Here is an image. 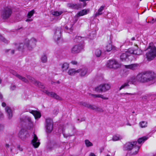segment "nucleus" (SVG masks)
Masks as SVG:
<instances>
[{
  "label": "nucleus",
  "mask_w": 156,
  "mask_h": 156,
  "mask_svg": "<svg viewBox=\"0 0 156 156\" xmlns=\"http://www.w3.org/2000/svg\"><path fill=\"white\" fill-rule=\"evenodd\" d=\"M11 54H13L14 53V50H12L11 51Z\"/></svg>",
  "instance_id": "4d7b16f0"
},
{
  "label": "nucleus",
  "mask_w": 156,
  "mask_h": 156,
  "mask_svg": "<svg viewBox=\"0 0 156 156\" xmlns=\"http://www.w3.org/2000/svg\"><path fill=\"white\" fill-rule=\"evenodd\" d=\"M25 120L29 122V123L30 124V127H33V122L31 120V118L29 116H26L25 117Z\"/></svg>",
  "instance_id": "7c9ffc66"
},
{
  "label": "nucleus",
  "mask_w": 156,
  "mask_h": 156,
  "mask_svg": "<svg viewBox=\"0 0 156 156\" xmlns=\"http://www.w3.org/2000/svg\"><path fill=\"white\" fill-rule=\"evenodd\" d=\"M46 123L47 132L50 133L53 129L52 120L49 118H47L46 120Z\"/></svg>",
  "instance_id": "39448f33"
},
{
  "label": "nucleus",
  "mask_w": 156,
  "mask_h": 156,
  "mask_svg": "<svg viewBox=\"0 0 156 156\" xmlns=\"http://www.w3.org/2000/svg\"><path fill=\"white\" fill-rule=\"evenodd\" d=\"M137 144L136 141H133L132 143H128L125 145L124 148L126 150H131L134 145H135Z\"/></svg>",
  "instance_id": "f3484780"
},
{
  "label": "nucleus",
  "mask_w": 156,
  "mask_h": 156,
  "mask_svg": "<svg viewBox=\"0 0 156 156\" xmlns=\"http://www.w3.org/2000/svg\"><path fill=\"white\" fill-rule=\"evenodd\" d=\"M90 11V10L89 9H84L81 11L79 12L76 15L75 17H76L75 22H76L78 19V17L80 16H82L83 15L87 14Z\"/></svg>",
  "instance_id": "ddd939ff"
},
{
  "label": "nucleus",
  "mask_w": 156,
  "mask_h": 156,
  "mask_svg": "<svg viewBox=\"0 0 156 156\" xmlns=\"http://www.w3.org/2000/svg\"><path fill=\"white\" fill-rule=\"evenodd\" d=\"M131 39L133 41L134 40H135V38L134 37H133Z\"/></svg>",
  "instance_id": "e2e57ef3"
},
{
  "label": "nucleus",
  "mask_w": 156,
  "mask_h": 156,
  "mask_svg": "<svg viewBox=\"0 0 156 156\" xmlns=\"http://www.w3.org/2000/svg\"><path fill=\"white\" fill-rule=\"evenodd\" d=\"M95 91L98 92L100 93L103 91L102 86L101 85L96 87L95 89Z\"/></svg>",
  "instance_id": "2f4dec72"
},
{
  "label": "nucleus",
  "mask_w": 156,
  "mask_h": 156,
  "mask_svg": "<svg viewBox=\"0 0 156 156\" xmlns=\"http://www.w3.org/2000/svg\"><path fill=\"white\" fill-rule=\"evenodd\" d=\"M155 76L154 73L146 72L138 74L137 76V79L141 82H148L153 80Z\"/></svg>",
  "instance_id": "f03ea898"
},
{
  "label": "nucleus",
  "mask_w": 156,
  "mask_h": 156,
  "mask_svg": "<svg viewBox=\"0 0 156 156\" xmlns=\"http://www.w3.org/2000/svg\"><path fill=\"white\" fill-rule=\"evenodd\" d=\"M34 13V10H32L31 11L29 12L27 14V17L29 18H30L33 15Z\"/></svg>",
  "instance_id": "a19ab883"
},
{
  "label": "nucleus",
  "mask_w": 156,
  "mask_h": 156,
  "mask_svg": "<svg viewBox=\"0 0 156 156\" xmlns=\"http://www.w3.org/2000/svg\"><path fill=\"white\" fill-rule=\"evenodd\" d=\"M61 35V30L60 28H57L56 29L54 35L55 40L58 41L60 39Z\"/></svg>",
  "instance_id": "9d476101"
},
{
  "label": "nucleus",
  "mask_w": 156,
  "mask_h": 156,
  "mask_svg": "<svg viewBox=\"0 0 156 156\" xmlns=\"http://www.w3.org/2000/svg\"><path fill=\"white\" fill-rule=\"evenodd\" d=\"M5 110L8 114L9 119L11 118L12 116V113L10 108L8 106H6L5 108Z\"/></svg>",
  "instance_id": "b1692460"
},
{
  "label": "nucleus",
  "mask_w": 156,
  "mask_h": 156,
  "mask_svg": "<svg viewBox=\"0 0 156 156\" xmlns=\"http://www.w3.org/2000/svg\"><path fill=\"white\" fill-rule=\"evenodd\" d=\"M65 28L66 29H69L68 27H67V26H66L65 27Z\"/></svg>",
  "instance_id": "0e129e2a"
},
{
  "label": "nucleus",
  "mask_w": 156,
  "mask_h": 156,
  "mask_svg": "<svg viewBox=\"0 0 156 156\" xmlns=\"http://www.w3.org/2000/svg\"><path fill=\"white\" fill-rule=\"evenodd\" d=\"M128 50L129 53L135 55H140L141 53V51L137 47H136V48H130Z\"/></svg>",
  "instance_id": "2eb2a0df"
},
{
  "label": "nucleus",
  "mask_w": 156,
  "mask_h": 156,
  "mask_svg": "<svg viewBox=\"0 0 156 156\" xmlns=\"http://www.w3.org/2000/svg\"><path fill=\"white\" fill-rule=\"evenodd\" d=\"M112 49V46L110 43L108 44L106 47V50L107 51H111Z\"/></svg>",
  "instance_id": "f704fd0d"
},
{
  "label": "nucleus",
  "mask_w": 156,
  "mask_h": 156,
  "mask_svg": "<svg viewBox=\"0 0 156 156\" xmlns=\"http://www.w3.org/2000/svg\"><path fill=\"white\" fill-rule=\"evenodd\" d=\"M77 37L78 38V39L81 38V37H79V36Z\"/></svg>",
  "instance_id": "774afa93"
},
{
  "label": "nucleus",
  "mask_w": 156,
  "mask_h": 156,
  "mask_svg": "<svg viewBox=\"0 0 156 156\" xmlns=\"http://www.w3.org/2000/svg\"><path fill=\"white\" fill-rule=\"evenodd\" d=\"M2 107H5L6 106V104L5 102H2Z\"/></svg>",
  "instance_id": "603ef678"
},
{
  "label": "nucleus",
  "mask_w": 156,
  "mask_h": 156,
  "mask_svg": "<svg viewBox=\"0 0 156 156\" xmlns=\"http://www.w3.org/2000/svg\"><path fill=\"white\" fill-rule=\"evenodd\" d=\"M79 1L83 2V7H84L86 6L87 3L86 2V1H88V0H79Z\"/></svg>",
  "instance_id": "49530a36"
},
{
  "label": "nucleus",
  "mask_w": 156,
  "mask_h": 156,
  "mask_svg": "<svg viewBox=\"0 0 156 156\" xmlns=\"http://www.w3.org/2000/svg\"><path fill=\"white\" fill-rule=\"evenodd\" d=\"M17 77L19 79L21 80L22 81L25 83H27L28 82V81L27 79L20 75H17Z\"/></svg>",
  "instance_id": "c756f323"
},
{
  "label": "nucleus",
  "mask_w": 156,
  "mask_h": 156,
  "mask_svg": "<svg viewBox=\"0 0 156 156\" xmlns=\"http://www.w3.org/2000/svg\"><path fill=\"white\" fill-rule=\"evenodd\" d=\"M88 108H90L94 110H98V108L96 106L94 105H92L89 104Z\"/></svg>",
  "instance_id": "ea45409f"
},
{
  "label": "nucleus",
  "mask_w": 156,
  "mask_h": 156,
  "mask_svg": "<svg viewBox=\"0 0 156 156\" xmlns=\"http://www.w3.org/2000/svg\"><path fill=\"white\" fill-rule=\"evenodd\" d=\"M129 83L128 82V80L126 82L122 85L119 89V90H120L122 89L128 88L129 86Z\"/></svg>",
  "instance_id": "bb28decb"
},
{
  "label": "nucleus",
  "mask_w": 156,
  "mask_h": 156,
  "mask_svg": "<svg viewBox=\"0 0 156 156\" xmlns=\"http://www.w3.org/2000/svg\"><path fill=\"white\" fill-rule=\"evenodd\" d=\"M32 20L28 19L26 20V21H27V22L31 21Z\"/></svg>",
  "instance_id": "5fc2aeb1"
},
{
  "label": "nucleus",
  "mask_w": 156,
  "mask_h": 156,
  "mask_svg": "<svg viewBox=\"0 0 156 156\" xmlns=\"http://www.w3.org/2000/svg\"><path fill=\"white\" fill-rule=\"evenodd\" d=\"M12 13V10L10 8H5L3 12L2 16L3 19H5L9 18Z\"/></svg>",
  "instance_id": "423d86ee"
},
{
  "label": "nucleus",
  "mask_w": 156,
  "mask_h": 156,
  "mask_svg": "<svg viewBox=\"0 0 156 156\" xmlns=\"http://www.w3.org/2000/svg\"><path fill=\"white\" fill-rule=\"evenodd\" d=\"M82 105H83L84 106H85V107H86L88 108V107H89V104L85 102H82Z\"/></svg>",
  "instance_id": "09e8293b"
},
{
  "label": "nucleus",
  "mask_w": 156,
  "mask_h": 156,
  "mask_svg": "<svg viewBox=\"0 0 156 156\" xmlns=\"http://www.w3.org/2000/svg\"><path fill=\"white\" fill-rule=\"evenodd\" d=\"M138 66L139 65L138 64H134L128 65H125L124 66L125 67L126 69H129L132 70H135L137 68Z\"/></svg>",
  "instance_id": "aec40b11"
},
{
  "label": "nucleus",
  "mask_w": 156,
  "mask_h": 156,
  "mask_svg": "<svg viewBox=\"0 0 156 156\" xmlns=\"http://www.w3.org/2000/svg\"><path fill=\"white\" fill-rule=\"evenodd\" d=\"M148 138V137L146 136H144L142 137L139 138L138 140L136 145H137V144H140L142 143H144V141L147 139Z\"/></svg>",
  "instance_id": "a878e982"
},
{
  "label": "nucleus",
  "mask_w": 156,
  "mask_h": 156,
  "mask_svg": "<svg viewBox=\"0 0 156 156\" xmlns=\"http://www.w3.org/2000/svg\"><path fill=\"white\" fill-rule=\"evenodd\" d=\"M125 94H128L129 95H133V94L131 93H126Z\"/></svg>",
  "instance_id": "bf43d9fd"
},
{
  "label": "nucleus",
  "mask_w": 156,
  "mask_h": 156,
  "mask_svg": "<svg viewBox=\"0 0 156 156\" xmlns=\"http://www.w3.org/2000/svg\"><path fill=\"white\" fill-rule=\"evenodd\" d=\"M130 84H134L137 81H139L137 79V76L136 77H132L127 80Z\"/></svg>",
  "instance_id": "393cba45"
},
{
  "label": "nucleus",
  "mask_w": 156,
  "mask_h": 156,
  "mask_svg": "<svg viewBox=\"0 0 156 156\" xmlns=\"http://www.w3.org/2000/svg\"><path fill=\"white\" fill-rule=\"evenodd\" d=\"M67 5L69 7L72 9H74V4L72 3H69Z\"/></svg>",
  "instance_id": "c03bdc74"
},
{
  "label": "nucleus",
  "mask_w": 156,
  "mask_h": 156,
  "mask_svg": "<svg viewBox=\"0 0 156 156\" xmlns=\"http://www.w3.org/2000/svg\"><path fill=\"white\" fill-rule=\"evenodd\" d=\"M83 48V46L81 44L74 46L71 49V52L73 54H76L80 52Z\"/></svg>",
  "instance_id": "0eeeda50"
},
{
  "label": "nucleus",
  "mask_w": 156,
  "mask_h": 156,
  "mask_svg": "<svg viewBox=\"0 0 156 156\" xmlns=\"http://www.w3.org/2000/svg\"><path fill=\"white\" fill-rule=\"evenodd\" d=\"M147 122L142 121L140 122L139 125L141 127L144 128L147 127Z\"/></svg>",
  "instance_id": "473e14b6"
},
{
  "label": "nucleus",
  "mask_w": 156,
  "mask_h": 156,
  "mask_svg": "<svg viewBox=\"0 0 156 156\" xmlns=\"http://www.w3.org/2000/svg\"><path fill=\"white\" fill-rule=\"evenodd\" d=\"M16 88V85L12 84L10 87V89L12 90H15Z\"/></svg>",
  "instance_id": "de8ad7c7"
},
{
  "label": "nucleus",
  "mask_w": 156,
  "mask_h": 156,
  "mask_svg": "<svg viewBox=\"0 0 156 156\" xmlns=\"http://www.w3.org/2000/svg\"><path fill=\"white\" fill-rule=\"evenodd\" d=\"M132 22V20L131 19H129L127 20L126 23L128 24L131 23Z\"/></svg>",
  "instance_id": "8fccbe9b"
},
{
  "label": "nucleus",
  "mask_w": 156,
  "mask_h": 156,
  "mask_svg": "<svg viewBox=\"0 0 156 156\" xmlns=\"http://www.w3.org/2000/svg\"><path fill=\"white\" fill-rule=\"evenodd\" d=\"M85 120V119L84 118H83V119H82L81 120V121H83Z\"/></svg>",
  "instance_id": "69168bd1"
},
{
  "label": "nucleus",
  "mask_w": 156,
  "mask_h": 156,
  "mask_svg": "<svg viewBox=\"0 0 156 156\" xmlns=\"http://www.w3.org/2000/svg\"><path fill=\"white\" fill-rule=\"evenodd\" d=\"M43 92L46 94L48 96L53 98L56 99L60 100H62L61 98L54 92H49L46 90H43Z\"/></svg>",
  "instance_id": "1a4fd4ad"
},
{
  "label": "nucleus",
  "mask_w": 156,
  "mask_h": 156,
  "mask_svg": "<svg viewBox=\"0 0 156 156\" xmlns=\"http://www.w3.org/2000/svg\"><path fill=\"white\" fill-rule=\"evenodd\" d=\"M41 60L43 62H46L47 61V57L45 55L42 56L41 58Z\"/></svg>",
  "instance_id": "79ce46f5"
},
{
  "label": "nucleus",
  "mask_w": 156,
  "mask_h": 156,
  "mask_svg": "<svg viewBox=\"0 0 156 156\" xmlns=\"http://www.w3.org/2000/svg\"><path fill=\"white\" fill-rule=\"evenodd\" d=\"M3 115V114L0 111V117H1Z\"/></svg>",
  "instance_id": "13d9d810"
},
{
  "label": "nucleus",
  "mask_w": 156,
  "mask_h": 156,
  "mask_svg": "<svg viewBox=\"0 0 156 156\" xmlns=\"http://www.w3.org/2000/svg\"><path fill=\"white\" fill-rule=\"evenodd\" d=\"M36 40L34 38L29 40L26 39L24 43L15 44V47L17 48L19 51H23L25 50L28 49L29 50H32L36 45Z\"/></svg>",
  "instance_id": "f257e3e1"
},
{
  "label": "nucleus",
  "mask_w": 156,
  "mask_h": 156,
  "mask_svg": "<svg viewBox=\"0 0 156 156\" xmlns=\"http://www.w3.org/2000/svg\"><path fill=\"white\" fill-rule=\"evenodd\" d=\"M128 50L125 53L122 54L120 56V59L122 61H129V57L131 56L128 54Z\"/></svg>",
  "instance_id": "dca6fc26"
},
{
  "label": "nucleus",
  "mask_w": 156,
  "mask_h": 156,
  "mask_svg": "<svg viewBox=\"0 0 156 156\" xmlns=\"http://www.w3.org/2000/svg\"><path fill=\"white\" fill-rule=\"evenodd\" d=\"M2 94L0 93V98L2 99Z\"/></svg>",
  "instance_id": "052dcab7"
},
{
  "label": "nucleus",
  "mask_w": 156,
  "mask_h": 156,
  "mask_svg": "<svg viewBox=\"0 0 156 156\" xmlns=\"http://www.w3.org/2000/svg\"><path fill=\"white\" fill-rule=\"evenodd\" d=\"M0 40L5 43L7 44L9 41L5 39L2 35H0Z\"/></svg>",
  "instance_id": "58836bf2"
},
{
  "label": "nucleus",
  "mask_w": 156,
  "mask_h": 156,
  "mask_svg": "<svg viewBox=\"0 0 156 156\" xmlns=\"http://www.w3.org/2000/svg\"><path fill=\"white\" fill-rule=\"evenodd\" d=\"M10 72L13 75H15L16 77L17 75H19V74H17L16 71L13 70H10Z\"/></svg>",
  "instance_id": "a18cd8bd"
},
{
  "label": "nucleus",
  "mask_w": 156,
  "mask_h": 156,
  "mask_svg": "<svg viewBox=\"0 0 156 156\" xmlns=\"http://www.w3.org/2000/svg\"><path fill=\"white\" fill-rule=\"evenodd\" d=\"M79 70L78 69L76 70L74 69H70L68 72V74L70 76H74L75 74L78 73Z\"/></svg>",
  "instance_id": "4be33fe9"
},
{
  "label": "nucleus",
  "mask_w": 156,
  "mask_h": 156,
  "mask_svg": "<svg viewBox=\"0 0 156 156\" xmlns=\"http://www.w3.org/2000/svg\"><path fill=\"white\" fill-rule=\"evenodd\" d=\"M79 70L78 73L81 76H84L86 75H87L89 74L90 72L88 71V69L86 68H83L78 69Z\"/></svg>",
  "instance_id": "4468645a"
},
{
  "label": "nucleus",
  "mask_w": 156,
  "mask_h": 156,
  "mask_svg": "<svg viewBox=\"0 0 156 156\" xmlns=\"http://www.w3.org/2000/svg\"><path fill=\"white\" fill-rule=\"evenodd\" d=\"M140 146H139L136 144L135 145H134L131 150V153L133 154H137L139 150Z\"/></svg>",
  "instance_id": "6ab92c4d"
},
{
  "label": "nucleus",
  "mask_w": 156,
  "mask_h": 156,
  "mask_svg": "<svg viewBox=\"0 0 156 156\" xmlns=\"http://www.w3.org/2000/svg\"><path fill=\"white\" fill-rule=\"evenodd\" d=\"M62 13L63 12L62 11H54L52 12V13L53 15L55 16H58L61 15Z\"/></svg>",
  "instance_id": "c9c22d12"
},
{
  "label": "nucleus",
  "mask_w": 156,
  "mask_h": 156,
  "mask_svg": "<svg viewBox=\"0 0 156 156\" xmlns=\"http://www.w3.org/2000/svg\"><path fill=\"white\" fill-rule=\"evenodd\" d=\"M91 95L94 98H100L105 100L108 99V98L105 97L103 95L101 94H92Z\"/></svg>",
  "instance_id": "c85d7f7f"
},
{
  "label": "nucleus",
  "mask_w": 156,
  "mask_h": 156,
  "mask_svg": "<svg viewBox=\"0 0 156 156\" xmlns=\"http://www.w3.org/2000/svg\"><path fill=\"white\" fill-rule=\"evenodd\" d=\"M30 112L33 115L35 119L40 118L41 116L40 113L37 111L31 110Z\"/></svg>",
  "instance_id": "412c9836"
},
{
  "label": "nucleus",
  "mask_w": 156,
  "mask_h": 156,
  "mask_svg": "<svg viewBox=\"0 0 156 156\" xmlns=\"http://www.w3.org/2000/svg\"><path fill=\"white\" fill-rule=\"evenodd\" d=\"M148 60H151L156 56V48L149 46L148 48V51L146 53Z\"/></svg>",
  "instance_id": "7ed1b4c3"
},
{
  "label": "nucleus",
  "mask_w": 156,
  "mask_h": 156,
  "mask_svg": "<svg viewBox=\"0 0 156 156\" xmlns=\"http://www.w3.org/2000/svg\"><path fill=\"white\" fill-rule=\"evenodd\" d=\"M122 139V137L119 135H115L113 136L112 140L114 141H116Z\"/></svg>",
  "instance_id": "72a5a7b5"
},
{
  "label": "nucleus",
  "mask_w": 156,
  "mask_h": 156,
  "mask_svg": "<svg viewBox=\"0 0 156 156\" xmlns=\"http://www.w3.org/2000/svg\"><path fill=\"white\" fill-rule=\"evenodd\" d=\"M90 156H96L93 153H91Z\"/></svg>",
  "instance_id": "864d4df0"
},
{
  "label": "nucleus",
  "mask_w": 156,
  "mask_h": 156,
  "mask_svg": "<svg viewBox=\"0 0 156 156\" xmlns=\"http://www.w3.org/2000/svg\"><path fill=\"white\" fill-rule=\"evenodd\" d=\"M101 85L103 92L109 90L110 88V86L109 84H105Z\"/></svg>",
  "instance_id": "cd10ccee"
},
{
  "label": "nucleus",
  "mask_w": 156,
  "mask_h": 156,
  "mask_svg": "<svg viewBox=\"0 0 156 156\" xmlns=\"http://www.w3.org/2000/svg\"><path fill=\"white\" fill-rule=\"evenodd\" d=\"M82 7V5L81 4H74V9H78Z\"/></svg>",
  "instance_id": "37998d69"
},
{
  "label": "nucleus",
  "mask_w": 156,
  "mask_h": 156,
  "mask_svg": "<svg viewBox=\"0 0 156 156\" xmlns=\"http://www.w3.org/2000/svg\"><path fill=\"white\" fill-rule=\"evenodd\" d=\"M0 126H1V128H0V130L2 128H3V126H2L0 125Z\"/></svg>",
  "instance_id": "338daca9"
},
{
  "label": "nucleus",
  "mask_w": 156,
  "mask_h": 156,
  "mask_svg": "<svg viewBox=\"0 0 156 156\" xmlns=\"http://www.w3.org/2000/svg\"><path fill=\"white\" fill-rule=\"evenodd\" d=\"M10 49H8V50H6L5 52H7L8 51H10Z\"/></svg>",
  "instance_id": "680f3d73"
},
{
  "label": "nucleus",
  "mask_w": 156,
  "mask_h": 156,
  "mask_svg": "<svg viewBox=\"0 0 156 156\" xmlns=\"http://www.w3.org/2000/svg\"><path fill=\"white\" fill-rule=\"evenodd\" d=\"M60 65L62 72L66 71L69 67V64L66 62H64L61 64Z\"/></svg>",
  "instance_id": "5701e85b"
},
{
  "label": "nucleus",
  "mask_w": 156,
  "mask_h": 156,
  "mask_svg": "<svg viewBox=\"0 0 156 156\" xmlns=\"http://www.w3.org/2000/svg\"><path fill=\"white\" fill-rule=\"evenodd\" d=\"M5 147L6 148H8L9 147V145L8 144H5Z\"/></svg>",
  "instance_id": "6e6d98bb"
},
{
  "label": "nucleus",
  "mask_w": 156,
  "mask_h": 156,
  "mask_svg": "<svg viewBox=\"0 0 156 156\" xmlns=\"http://www.w3.org/2000/svg\"><path fill=\"white\" fill-rule=\"evenodd\" d=\"M86 145L87 147H89L93 146V144L90 142L88 140H85Z\"/></svg>",
  "instance_id": "4c0bfd02"
},
{
  "label": "nucleus",
  "mask_w": 156,
  "mask_h": 156,
  "mask_svg": "<svg viewBox=\"0 0 156 156\" xmlns=\"http://www.w3.org/2000/svg\"><path fill=\"white\" fill-rule=\"evenodd\" d=\"M31 144L35 148L38 147L40 144L37 136L34 134L33 139L31 141Z\"/></svg>",
  "instance_id": "f8f14e48"
},
{
  "label": "nucleus",
  "mask_w": 156,
  "mask_h": 156,
  "mask_svg": "<svg viewBox=\"0 0 156 156\" xmlns=\"http://www.w3.org/2000/svg\"><path fill=\"white\" fill-rule=\"evenodd\" d=\"M105 7V5H102L101 6L98 11L94 15V17H96L100 15H102L103 14L102 11L104 10Z\"/></svg>",
  "instance_id": "a211bd4d"
},
{
  "label": "nucleus",
  "mask_w": 156,
  "mask_h": 156,
  "mask_svg": "<svg viewBox=\"0 0 156 156\" xmlns=\"http://www.w3.org/2000/svg\"><path fill=\"white\" fill-rule=\"evenodd\" d=\"M95 54L97 57H99L101 54V50L99 49H96L95 51Z\"/></svg>",
  "instance_id": "e433bc0d"
},
{
  "label": "nucleus",
  "mask_w": 156,
  "mask_h": 156,
  "mask_svg": "<svg viewBox=\"0 0 156 156\" xmlns=\"http://www.w3.org/2000/svg\"><path fill=\"white\" fill-rule=\"evenodd\" d=\"M71 63L73 65H76L77 64V62L75 61H72L71 62Z\"/></svg>",
  "instance_id": "3c124183"
},
{
  "label": "nucleus",
  "mask_w": 156,
  "mask_h": 156,
  "mask_svg": "<svg viewBox=\"0 0 156 156\" xmlns=\"http://www.w3.org/2000/svg\"><path fill=\"white\" fill-rule=\"evenodd\" d=\"M27 78L29 79L30 82L34 84V85H35L37 86L40 88L42 89L44 88V86L42 83L37 81L32 77L28 76H27Z\"/></svg>",
  "instance_id": "6e6552de"
},
{
  "label": "nucleus",
  "mask_w": 156,
  "mask_h": 156,
  "mask_svg": "<svg viewBox=\"0 0 156 156\" xmlns=\"http://www.w3.org/2000/svg\"><path fill=\"white\" fill-rule=\"evenodd\" d=\"M19 136L22 140H23L28 137L30 135L28 131L24 129H22L19 133Z\"/></svg>",
  "instance_id": "9b49d317"
},
{
  "label": "nucleus",
  "mask_w": 156,
  "mask_h": 156,
  "mask_svg": "<svg viewBox=\"0 0 156 156\" xmlns=\"http://www.w3.org/2000/svg\"><path fill=\"white\" fill-rule=\"evenodd\" d=\"M107 66L110 68L117 69L120 67L121 65L116 60H112L108 61L107 63Z\"/></svg>",
  "instance_id": "20e7f679"
}]
</instances>
